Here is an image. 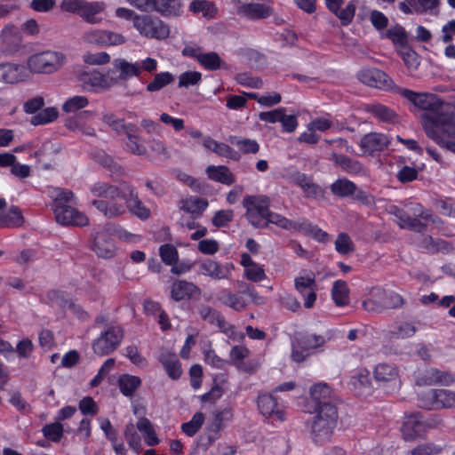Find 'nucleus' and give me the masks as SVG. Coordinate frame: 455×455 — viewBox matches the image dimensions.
<instances>
[{"label":"nucleus","mask_w":455,"mask_h":455,"mask_svg":"<svg viewBox=\"0 0 455 455\" xmlns=\"http://www.w3.org/2000/svg\"><path fill=\"white\" fill-rule=\"evenodd\" d=\"M205 172L208 178L213 181L228 186L235 182V175L226 165H209Z\"/></svg>","instance_id":"nucleus-31"},{"label":"nucleus","mask_w":455,"mask_h":455,"mask_svg":"<svg viewBox=\"0 0 455 455\" xmlns=\"http://www.w3.org/2000/svg\"><path fill=\"white\" fill-rule=\"evenodd\" d=\"M283 390H284V384L279 385L272 393L259 395L258 408L263 416L273 418L280 422L283 421L284 414L279 404V401L282 399L276 395L277 391Z\"/></svg>","instance_id":"nucleus-9"},{"label":"nucleus","mask_w":455,"mask_h":455,"mask_svg":"<svg viewBox=\"0 0 455 455\" xmlns=\"http://www.w3.org/2000/svg\"><path fill=\"white\" fill-rule=\"evenodd\" d=\"M416 109L424 111L421 124L427 137L436 143L443 142L441 132L455 138V116L450 115L449 104L435 94L419 92Z\"/></svg>","instance_id":"nucleus-1"},{"label":"nucleus","mask_w":455,"mask_h":455,"mask_svg":"<svg viewBox=\"0 0 455 455\" xmlns=\"http://www.w3.org/2000/svg\"><path fill=\"white\" fill-rule=\"evenodd\" d=\"M398 370L388 363H379L374 370V378L379 382H391L397 379Z\"/></svg>","instance_id":"nucleus-43"},{"label":"nucleus","mask_w":455,"mask_h":455,"mask_svg":"<svg viewBox=\"0 0 455 455\" xmlns=\"http://www.w3.org/2000/svg\"><path fill=\"white\" fill-rule=\"evenodd\" d=\"M335 249L340 254H348L355 251V246L347 233H339L335 241Z\"/></svg>","instance_id":"nucleus-55"},{"label":"nucleus","mask_w":455,"mask_h":455,"mask_svg":"<svg viewBox=\"0 0 455 455\" xmlns=\"http://www.w3.org/2000/svg\"><path fill=\"white\" fill-rule=\"evenodd\" d=\"M271 8L263 4H243L238 7V13L251 20L265 19L271 15Z\"/></svg>","instance_id":"nucleus-33"},{"label":"nucleus","mask_w":455,"mask_h":455,"mask_svg":"<svg viewBox=\"0 0 455 455\" xmlns=\"http://www.w3.org/2000/svg\"><path fill=\"white\" fill-rule=\"evenodd\" d=\"M174 81V76L170 72H161L155 75L153 80L148 84L147 91L158 92Z\"/></svg>","instance_id":"nucleus-48"},{"label":"nucleus","mask_w":455,"mask_h":455,"mask_svg":"<svg viewBox=\"0 0 455 455\" xmlns=\"http://www.w3.org/2000/svg\"><path fill=\"white\" fill-rule=\"evenodd\" d=\"M123 339L124 329L122 326L111 323L94 340L93 352L100 356L110 355L120 346Z\"/></svg>","instance_id":"nucleus-5"},{"label":"nucleus","mask_w":455,"mask_h":455,"mask_svg":"<svg viewBox=\"0 0 455 455\" xmlns=\"http://www.w3.org/2000/svg\"><path fill=\"white\" fill-rule=\"evenodd\" d=\"M424 384L432 386L435 384L449 385L453 382V377L448 371L431 368L426 371L423 378Z\"/></svg>","instance_id":"nucleus-37"},{"label":"nucleus","mask_w":455,"mask_h":455,"mask_svg":"<svg viewBox=\"0 0 455 455\" xmlns=\"http://www.w3.org/2000/svg\"><path fill=\"white\" fill-rule=\"evenodd\" d=\"M128 182L123 181L119 186H115L108 182L97 181L90 188L91 193L100 198L108 200L94 199L92 201L93 205L100 212L108 219H114L125 213V206L124 204L116 202V198H122L124 196V186Z\"/></svg>","instance_id":"nucleus-2"},{"label":"nucleus","mask_w":455,"mask_h":455,"mask_svg":"<svg viewBox=\"0 0 455 455\" xmlns=\"http://www.w3.org/2000/svg\"><path fill=\"white\" fill-rule=\"evenodd\" d=\"M219 299L222 304L235 311H242L247 307V302L243 296L232 293L228 290L221 291L219 294Z\"/></svg>","instance_id":"nucleus-39"},{"label":"nucleus","mask_w":455,"mask_h":455,"mask_svg":"<svg viewBox=\"0 0 455 455\" xmlns=\"http://www.w3.org/2000/svg\"><path fill=\"white\" fill-rule=\"evenodd\" d=\"M23 222V217L20 210L17 206H11L9 212L3 219H0L1 227H18Z\"/></svg>","instance_id":"nucleus-52"},{"label":"nucleus","mask_w":455,"mask_h":455,"mask_svg":"<svg viewBox=\"0 0 455 455\" xmlns=\"http://www.w3.org/2000/svg\"><path fill=\"white\" fill-rule=\"evenodd\" d=\"M124 436L130 446L136 453H140L141 448V438L136 432L135 427L132 423H129L125 426Z\"/></svg>","instance_id":"nucleus-50"},{"label":"nucleus","mask_w":455,"mask_h":455,"mask_svg":"<svg viewBox=\"0 0 455 455\" xmlns=\"http://www.w3.org/2000/svg\"><path fill=\"white\" fill-rule=\"evenodd\" d=\"M345 0H324L326 7L332 12L344 27L348 26L355 13L356 3L355 0L349 1L347 5L342 8Z\"/></svg>","instance_id":"nucleus-16"},{"label":"nucleus","mask_w":455,"mask_h":455,"mask_svg":"<svg viewBox=\"0 0 455 455\" xmlns=\"http://www.w3.org/2000/svg\"><path fill=\"white\" fill-rule=\"evenodd\" d=\"M202 81V74L198 71H186L179 76V87L197 85Z\"/></svg>","instance_id":"nucleus-59"},{"label":"nucleus","mask_w":455,"mask_h":455,"mask_svg":"<svg viewBox=\"0 0 455 455\" xmlns=\"http://www.w3.org/2000/svg\"><path fill=\"white\" fill-rule=\"evenodd\" d=\"M315 415L311 422V435L315 443L330 439L336 427L338 411L335 405L325 404L322 409H315Z\"/></svg>","instance_id":"nucleus-3"},{"label":"nucleus","mask_w":455,"mask_h":455,"mask_svg":"<svg viewBox=\"0 0 455 455\" xmlns=\"http://www.w3.org/2000/svg\"><path fill=\"white\" fill-rule=\"evenodd\" d=\"M106 4L103 1L87 2L83 5L79 16L88 24H100L103 20L100 13L105 10Z\"/></svg>","instance_id":"nucleus-26"},{"label":"nucleus","mask_w":455,"mask_h":455,"mask_svg":"<svg viewBox=\"0 0 455 455\" xmlns=\"http://www.w3.org/2000/svg\"><path fill=\"white\" fill-rule=\"evenodd\" d=\"M110 228H106V231L96 234L92 249L100 258L110 259L116 253V245L114 240L109 236Z\"/></svg>","instance_id":"nucleus-20"},{"label":"nucleus","mask_w":455,"mask_h":455,"mask_svg":"<svg viewBox=\"0 0 455 455\" xmlns=\"http://www.w3.org/2000/svg\"><path fill=\"white\" fill-rule=\"evenodd\" d=\"M92 117V113L91 111H82L75 119L68 121V126L70 129L78 130L85 135L95 136V130L92 127L85 126L82 124V121L91 119Z\"/></svg>","instance_id":"nucleus-46"},{"label":"nucleus","mask_w":455,"mask_h":455,"mask_svg":"<svg viewBox=\"0 0 455 455\" xmlns=\"http://www.w3.org/2000/svg\"><path fill=\"white\" fill-rule=\"evenodd\" d=\"M234 219L233 210H220L215 212L212 222L216 228H224L228 226Z\"/></svg>","instance_id":"nucleus-64"},{"label":"nucleus","mask_w":455,"mask_h":455,"mask_svg":"<svg viewBox=\"0 0 455 455\" xmlns=\"http://www.w3.org/2000/svg\"><path fill=\"white\" fill-rule=\"evenodd\" d=\"M289 179L302 189L305 196L307 198H316L323 194L321 187L315 184L312 178L305 173L293 172L290 174Z\"/></svg>","instance_id":"nucleus-21"},{"label":"nucleus","mask_w":455,"mask_h":455,"mask_svg":"<svg viewBox=\"0 0 455 455\" xmlns=\"http://www.w3.org/2000/svg\"><path fill=\"white\" fill-rule=\"evenodd\" d=\"M388 144L389 140L385 134L370 132L361 139L359 145L364 153L372 154L377 151H383Z\"/></svg>","instance_id":"nucleus-25"},{"label":"nucleus","mask_w":455,"mask_h":455,"mask_svg":"<svg viewBox=\"0 0 455 455\" xmlns=\"http://www.w3.org/2000/svg\"><path fill=\"white\" fill-rule=\"evenodd\" d=\"M331 297L338 307H343L349 303V289L345 281L338 280L334 282Z\"/></svg>","instance_id":"nucleus-41"},{"label":"nucleus","mask_w":455,"mask_h":455,"mask_svg":"<svg viewBox=\"0 0 455 455\" xmlns=\"http://www.w3.org/2000/svg\"><path fill=\"white\" fill-rule=\"evenodd\" d=\"M295 288L304 297V307L312 308L317 298L315 276L296 277Z\"/></svg>","instance_id":"nucleus-19"},{"label":"nucleus","mask_w":455,"mask_h":455,"mask_svg":"<svg viewBox=\"0 0 455 455\" xmlns=\"http://www.w3.org/2000/svg\"><path fill=\"white\" fill-rule=\"evenodd\" d=\"M55 219L58 223L63 226H85L88 224V218L83 212L68 206H57L53 208Z\"/></svg>","instance_id":"nucleus-14"},{"label":"nucleus","mask_w":455,"mask_h":455,"mask_svg":"<svg viewBox=\"0 0 455 455\" xmlns=\"http://www.w3.org/2000/svg\"><path fill=\"white\" fill-rule=\"evenodd\" d=\"M427 405L433 409L455 406V392L448 389H432L427 394Z\"/></svg>","instance_id":"nucleus-22"},{"label":"nucleus","mask_w":455,"mask_h":455,"mask_svg":"<svg viewBox=\"0 0 455 455\" xmlns=\"http://www.w3.org/2000/svg\"><path fill=\"white\" fill-rule=\"evenodd\" d=\"M64 59L61 53L46 51L30 56L28 60V68L32 73L50 74L62 66Z\"/></svg>","instance_id":"nucleus-7"},{"label":"nucleus","mask_w":455,"mask_h":455,"mask_svg":"<svg viewBox=\"0 0 455 455\" xmlns=\"http://www.w3.org/2000/svg\"><path fill=\"white\" fill-rule=\"evenodd\" d=\"M228 141L236 146L243 154H257L259 150V145L255 140L230 136Z\"/></svg>","instance_id":"nucleus-45"},{"label":"nucleus","mask_w":455,"mask_h":455,"mask_svg":"<svg viewBox=\"0 0 455 455\" xmlns=\"http://www.w3.org/2000/svg\"><path fill=\"white\" fill-rule=\"evenodd\" d=\"M159 254L163 262L168 266H172L179 260V252L171 243L162 244L159 248Z\"/></svg>","instance_id":"nucleus-51"},{"label":"nucleus","mask_w":455,"mask_h":455,"mask_svg":"<svg viewBox=\"0 0 455 455\" xmlns=\"http://www.w3.org/2000/svg\"><path fill=\"white\" fill-rule=\"evenodd\" d=\"M177 179L183 184L191 188L192 190L195 192L204 193L205 190L206 184L204 182L199 181L198 180L187 174L186 172H179L177 175Z\"/></svg>","instance_id":"nucleus-62"},{"label":"nucleus","mask_w":455,"mask_h":455,"mask_svg":"<svg viewBox=\"0 0 455 455\" xmlns=\"http://www.w3.org/2000/svg\"><path fill=\"white\" fill-rule=\"evenodd\" d=\"M243 205L247 212H257L267 215L269 211V199L264 196H247L243 200Z\"/></svg>","instance_id":"nucleus-36"},{"label":"nucleus","mask_w":455,"mask_h":455,"mask_svg":"<svg viewBox=\"0 0 455 455\" xmlns=\"http://www.w3.org/2000/svg\"><path fill=\"white\" fill-rule=\"evenodd\" d=\"M400 54L408 68L413 70L418 68L420 63V58L412 49L406 45L401 48Z\"/></svg>","instance_id":"nucleus-57"},{"label":"nucleus","mask_w":455,"mask_h":455,"mask_svg":"<svg viewBox=\"0 0 455 455\" xmlns=\"http://www.w3.org/2000/svg\"><path fill=\"white\" fill-rule=\"evenodd\" d=\"M117 384L120 392L124 396L131 397L141 385V379L140 377L134 375L123 374L119 377Z\"/></svg>","instance_id":"nucleus-40"},{"label":"nucleus","mask_w":455,"mask_h":455,"mask_svg":"<svg viewBox=\"0 0 455 455\" xmlns=\"http://www.w3.org/2000/svg\"><path fill=\"white\" fill-rule=\"evenodd\" d=\"M366 110L384 123H395L398 117L395 111L382 104L368 105Z\"/></svg>","instance_id":"nucleus-38"},{"label":"nucleus","mask_w":455,"mask_h":455,"mask_svg":"<svg viewBox=\"0 0 455 455\" xmlns=\"http://www.w3.org/2000/svg\"><path fill=\"white\" fill-rule=\"evenodd\" d=\"M2 52L5 54H13L19 52L22 44V35L20 28L12 24H8L1 31Z\"/></svg>","instance_id":"nucleus-11"},{"label":"nucleus","mask_w":455,"mask_h":455,"mask_svg":"<svg viewBox=\"0 0 455 455\" xmlns=\"http://www.w3.org/2000/svg\"><path fill=\"white\" fill-rule=\"evenodd\" d=\"M125 201L124 206L130 212L140 220H147L150 216V210L147 208L141 200L139 198L138 193L135 188L128 183L124 186V196L122 197Z\"/></svg>","instance_id":"nucleus-13"},{"label":"nucleus","mask_w":455,"mask_h":455,"mask_svg":"<svg viewBox=\"0 0 455 455\" xmlns=\"http://www.w3.org/2000/svg\"><path fill=\"white\" fill-rule=\"evenodd\" d=\"M45 438L52 442H59L63 435V426L60 422L45 425L43 429Z\"/></svg>","instance_id":"nucleus-58"},{"label":"nucleus","mask_w":455,"mask_h":455,"mask_svg":"<svg viewBox=\"0 0 455 455\" xmlns=\"http://www.w3.org/2000/svg\"><path fill=\"white\" fill-rule=\"evenodd\" d=\"M181 0H155L152 11H156L164 17H178L182 12Z\"/></svg>","instance_id":"nucleus-30"},{"label":"nucleus","mask_w":455,"mask_h":455,"mask_svg":"<svg viewBox=\"0 0 455 455\" xmlns=\"http://www.w3.org/2000/svg\"><path fill=\"white\" fill-rule=\"evenodd\" d=\"M59 112L56 108H46L36 115L33 116L30 124L36 126L45 124L54 121L58 117Z\"/></svg>","instance_id":"nucleus-49"},{"label":"nucleus","mask_w":455,"mask_h":455,"mask_svg":"<svg viewBox=\"0 0 455 455\" xmlns=\"http://www.w3.org/2000/svg\"><path fill=\"white\" fill-rule=\"evenodd\" d=\"M134 28L147 38L163 40L167 38L170 34L169 27L158 17L150 14L136 17Z\"/></svg>","instance_id":"nucleus-6"},{"label":"nucleus","mask_w":455,"mask_h":455,"mask_svg":"<svg viewBox=\"0 0 455 455\" xmlns=\"http://www.w3.org/2000/svg\"><path fill=\"white\" fill-rule=\"evenodd\" d=\"M196 265L198 266L197 273L199 275L210 276L216 280L228 278L233 268L232 264L222 265L209 258L198 260Z\"/></svg>","instance_id":"nucleus-12"},{"label":"nucleus","mask_w":455,"mask_h":455,"mask_svg":"<svg viewBox=\"0 0 455 455\" xmlns=\"http://www.w3.org/2000/svg\"><path fill=\"white\" fill-rule=\"evenodd\" d=\"M204 420V415L202 412H196L188 422L183 423L182 431L188 436H193L202 427Z\"/></svg>","instance_id":"nucleus-53"},{"label":"nucleus","mask_w":455,"mask_h":455,"mask_svg":"<svg viewBox=\"0 0 455 455\" xmlns=\"http://www.w3.org/2000/svg\"><path fill=\"white\" fill-rule=\"evenodd\" d=\"M331 389L325 383H317L310 388V395L315 403V409H322L325 404L335 405L331 399Z\"/></svg>","instance_id":"nucleus-32"},{"label":"nucleus","mask_w":455,"mask_h":455,"mask_svg":"<svg viewBox=\"0 0 455 455\" xmlns=\"http://www.w3.org/2000/svg\"><path fill=\"white\" fill-rule=\"evenodd\" d=\"M188 9L193 13H202L206 19H212L217 13L215 4L207 0H193L189 4Z\"/></svg>","instance_id":"nucleus-44"},{"label":"nucleus","mask_w":455,"mask_h":455,"mask_svg":"<svg viewBox=\"0 0 455 455\" xmlns=\"http://www.w3.org/2000/svg\"><path fill=\"white\" fill-rule=\"evenodd\" d=\"M138 132H129L126 134L127 141L125 143V148L132 155L145 156L147 154V148L140 143L142 139Z\"/></svg>","instance_id":"nucleus-47"},{"label":"nucleus","mask_w":455,"mask_h":455,"mask_svg":"<svg viewBox=\"0 0 455 455\" xmlns=\"http://www.w3.org/2000/svg\"><path fill=\"white\" fill-rule=\"evenodd\" d=\"M325 343L324 337L315 334H303L296 332L291 339V358L302 362L308 356V350L320 347Z\"/></svg>","instance_id":"nucleus-8"},{"label":"nucleus","mask_w":455,"mask_h":455,"mask_svg":"<svg viewBox=\"0 0 455 455\" xmlns=\"http://www.w3.org/2000/svg\"><path fill=\"white\" fill-rule=\"evenodd\" d=\"M407 3L415 12L423 13L437 8L440 0H407Z\"/></svg>","instance_id":"nucleus-54"},{"label":"nucleus","mask_w":455,"mask_h":455,"mask_svg":"<svg viewBox=\"0 0 455 455\" xmlns=\"http://www.w3.org/2000/svg\"><path fill=\"white\" fill-rule=\"evenodd\" d=\"M79 80L83 83L84 88L88 91L109 89L116 84V79H111V75L104 76L96 70L82 73Z\"/></svg>","instance_id":"nucleus-15"},{"label":"nucleus","mask_w":455,"mask_h":455,"mask_svg":"<svg viewBox=\"0 0 455 455\" xmlns=\"http://www.w3.org/2000/svg\"><path fill=\"white\" fill-rule=\"evenodd\" d=\"M357 77L363 84L384 91L392 92L395 85L387 74L374 68L360 70L357 74Z\"/></svg>","instance_id":"nucleus-10"},{"label":"nucleus","mask_w":455,"mask_h":455,"mask_svg":"<svg viewBox=\"0 0 455 455\" xmlns=\"http://www.w3.org/2000/svg\"><path fill=\"white\" fill-rule=\"evenodd\" d=\"M330 160L332 161L336 166L350 175L365 176L367 174L365 168L359 161L345 155L332 152Z\"/></svg>","instance_id":"nucleus-23"},{"label":"nucleus","mask_w":455,"mask_h":455,"mask_svg":"<svg viewBox=\"0 0 455 455\" xmlns=\"http://www.w3.org/2000/svg\"><path fill=\"white\" fill-rule=\"evenodd\" d=\"M198 313L204 321L219 327L221 331H225L228 323L220 311L208 305L202 304L198 307Z\"/></svg>","instance_id":"nucleus-34"},{"label":"nucleus","mask_w":455,"mask_h":455,"mask_svg":"<svg viewBox=\"0 0 455 455\" xmlns=\"http://www.w3.org/2000/svg\"><path fill=\"white\" fill-rule=\"evenodd\" d=\"M401 432L405 441L411 442L421 437L426 433V424L420 414L416 413L406 418L402 425Z\"/></svg>","instance_id":"nucleus-18"},{"label":"nucleus","mask_w":455,"mask_h":455,"mask_svg":"<svg viewBox=\"0 0 455 455\" xmlns=\"http://www.w3.org/2000/svg\"><path fill=\"white\" fill-rule=\"evenodd\" d=\"M201 295V289L194 283L176 279L171 285V298L174 301L189 300Z\"/></svg>","instance_id":"nucleus-17"},{"label":"nucleus","mask_w":455,"mask_h":455,"mask_svg":"<svg viewBox=\"0 0 455 455\" xmlns=\"http://www.w3.org/2000/svg\"><path fill=\"white\" fill-rule=\"evenodd\" d=\"M112 66L113 68L108 70V75L119 72L117 76H111V79H116V84H118L119 81H127L133 76L139 77L142 70L148 73L156 71L157 61L148 57L141 61L132 63L125 59L118 58L114 60Z\"/></svg>","instance_id":"nucleus-4"},{"label":"nucleus","mask_w":455,"mask_h":455,"mask_svg":"<svg viewBox=\"0 0 455 455\" xmlns=\"http://www.w3.org/2000/svg\"><path fill=\"white\" fill-rule=\"evenodd\" d=\"M28 77V68L20 64L2 63V82L5 84H18Z\"/></svg>","instance_id":"nucleus-24"},{"label":"nucleus","mask_w":455,"mask_h":455,"mask_svg":"<svg viewBox=\"0 0 455 455\" xmlns=\"http://www.w3.org/2000/svg\"><path fill=\"white\" fill-rule=\"evenodd\" d=\"M203 146L220 156L227 157L236 162L241 159V155L238 151L226 143L218 142L209 136L204 138Z\"/></svg>","instance_id":"nucleus-27"},{"label":"nucleus","mask_w":455,"mask_h":455,"mask_svg":"<svg viewBox=\"0 0 455 455\" xmlns=\"http://www.w3.org/2000/svg\"><path fill=\"white\" fill-rule=\"evenodd\" d=\"M180 210L191 214L193 220L200 218L208 207V201L197 196H189L180 201Z\"/></svg>","instance_id":"nucleus-29"},{"label":"nucleus","mask_w":455,"mask_h":455,"mask_svg":"<svg viewBox=\"0 0 455 455\" xmlns=\"http://www.w3.org/2000/svg\"><path fill=\"white\" fill-rule=\"evenodd\" d=\"M331 192L339 197H347L355 194L356 185L347 179H338L330 187Z\"/></svg>","instance_id":"nucleus-42"},{"label":"nucleus","mask_w":455,"mask_h":455,"mask_svg":"<svg viewBox=\"0 0 455 455\" xmlns=\"http://www.w3.org/2000/svg\"><path fill=\"white\" fill-rule=\"evenodd\" d=\"M89 104V100L85 96L76 95L68 100L62 106L63 111L67 113L76 112Z\"/></svg>","instance_id":"nucleus-56"},{"label":"nucleus","mask_w":455,"mask_h":455,"mask_svg":"<svg viewBox=\"0 0 455 455\" xmlns=\"http://www.w3.org/2000/svg\"><path fill=\"white\" fill-rule=\"evenodd\" d=\"M159 362L172 379L177 380L180 378L182 374L181 364L175 353L163 350L159 355Z\"/></svg>","instance_id":"nucleus-28"},{"label":"nucleus","mask_w":455,"mask_h":455,"mask_svg":"<svg viewBox=\"0 0 455 455\" xmlns=\"http://www.w3.org/2000/svg\"><path fill=\"white\" fill-rule=\"evenodd\" d=\"M197 61L205 69L210 71L228 68V65L215 52L200 53L197 57Z\"/></svg>","instance_id":"nucleus-35"},{"label":"nucleus","mask_w":455,"mask_h":455,"mask_svg":"<svg viewBox=\"0 0 455 455\" xmlns=\"http://www.w3.org/2000/svg\"><path fill=\"white\" fill-rule=\"evenodd\" d=\"M387 38L391 39L395 44H399L401 48L407 45V34L404 28L401 26L389 28L386 32Z\"/></svg>","instance_id":"nucleus-60"},{"label":"nucleus","mask_w":455,"mask_h":455,"mask_svg":"<svg viewBox=\"0 0 455 455\" xmlns=\"http://www.w3.org/2000/svg\"><path fill=\"white\" fill-rule=\"evenodd\" d=\"M84 42L96 45H106V30L92 29L84 33Z\"/></svg>","instance_id":"nucleus-61"},{"label":"nucleus","mask_w":455,"mask_h":455,"mask_svg":"<svg viewBox=\"0 0 455 455\" xmlns=\"http://www.w3.org/2000/svg\"><path fill=\"white\" fill-rule=\"evenodd\" d=\"M259 118L266 123L275 124L280 122L284 128V108H279L271 111L260 112Z\"/></svg>","instance_id":"nucleus-63"}]
</instances>
